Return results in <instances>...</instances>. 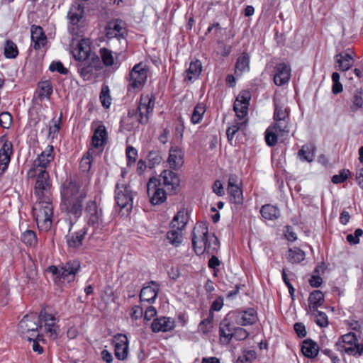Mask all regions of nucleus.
Segmentation results:
<instances>
[{
  "label": "nucleus",
  "mask_w": 363,
  "mask_h": 363,
  "mask_svg": "<svg viewBox=\"0 0 363 363\" xmlns=\"http://www.w3.org/2000/svg\"><path fill=\"white\" fill-rule=\"evenodd\" d=\"M244 126H245V123L238 121H235L230 126H228L226 130V135L228 141L231 142L235 133Z\"/></svg>",
  "instance_id": "49"
},
{
  "label": "nucleus",
  "mask_w": 363,
  "mask_h": 363,
  "mask_svg": "<svg viewBox=\"0 0 363 363\" xmlns=\"http://www.w3.org/2000/svg\"><path fill=\"white\" fill-rule=\"evenodd\" d=\"M175 328V321L170 317L161 316L154 319L151 325V329L154 333H166L172 330Z\"/></svg>",
  "instance_id": "25"
},
{
  "label": "nucleus",
  "mask_w": 363,
  "mask_h": 363,
  "mask_svg": "<svg viewBox=\"0 0 363 363\" xmlns=\"http://www.w3.org/2000/svg\"><path fill=\"white\" fill-rule=\"evenodd\" d=\"M38 92L40 99H50L52 93V83L48 80L40 82L38 86Z\"/></svg>",
  "instance_id": "43"
},
{
  "label": "nucleus",
  "mask_w": 363,
  "mask_h": 363,
  "mask_svg": "<svg viewBox=\"0 0 363 363\" xmlns=\"http://www.w3.org/2000/svg\"><path fill=\"white\" fill-rule=\"evenodd\" d=\"M187 220V215L184 211H179L170 223V228L183 231L186 225Z\"/></svg>",
  "instance_id": "35"
},
{
  "label": "nucleus",
  "mask_w": 363,
  "mask_h": 363,
  "mask_svg": "<svg viewBox=\"0 0 363 363\" xmlns=\"http://www.w3.org/2000/svg\"><path fill=\"white\" fill-rule=\"evenodd\" d=\"M301 351L305 357L314 358L318 354L319 347L314 341L307 339L303 342Z\"/></svg>",
  "instance_id": "34"
},
{
  "label": "nucleus",
  "mask_w": 363,
  "mask_h": 363,
  "mask_svg": "<svg viewBox=\"0 0 363 363\" xmlns=\"http://www.w3.org/2000/svg\"><path fill=\"white\" fill-rule=\"evenodd\" d=\"M21 240L26 245L30 247L35 246L38 242L35 233L31 230H27L23 233Z\"/></svg>",
  "instance_id": "50"
},
{
  "label": "nucleus",
  "mask_w": 363,
  "mask_h": 363,
  "mask_svg": "<svg viewBox=\"0 0 363 363\" xmlns=\"http://www.w3.org/2000/svg\"><path fill=\"white\" fill-rule=\"evenodd\" d=\"M182 156L181 155V152L176 149L172 147L169 150V157H168V163L169 167L172 169H178L182 164Z\"/></svg>",
  "instance_id": "38"
},
{
  "label": "nucleus",
  "mask_w": 363,
  "mask_h": 363,
  "mask_svg": "<svg viewBox=\"0 0 363 363\" xmlns=\"http://www.w3.org/2000/svg\"><path fill=\"white\" fill-rule=\"evenodd\" d=\"M36 182L35 184V195L38 199H47L51 198V181L48 172L45 169L36 172Z\"/></svg>",
  "instance_id": "9"
},
{
  "label": "nucleus",
  "mask_w": 363,
  "mask_h": 363,
  "mask_svg": "<svg viewBox=\"0 0 363 363\" xmlns=\"http://www.w3.org/2000/svg\"><path fill=\"white\" fill-rule=\"evenodd\" d=\"M147 193L152 205H159L167 199L168 192L160 184L157 178H151L147 184Z\"/></svg>",
  "instance_id": "11"
},
{
  "label": "nucleus",
  "mask_w": 363,
  "mask_h": 363,
  "mask_svg": "<svg viewBox=\"0 0 363 363\" xmlns=\"http://www.w3.org/2000/svg\"><path fill=\"white\" fill-rule=\"evenodd\" d=\"M201 72V62L198 59H194L190 62L189 68L184 72V79L192 82L199 77Z\"/></svg>",
  "instance_id": "31"
},
{
  "label": "nucleus",
  "mask_w": 363,
  "mask_h": 363,
  "mask_svg": "<svg viewBox=\"0 0 363 363\" xmlns=\"http://www.w3.org/2000/svg\"><path fill=\"white\" fill-rule=\"evenodd\" d=\"M101 102L104 107L108 108L111 105V96L108 86H103L99 96Z\"/></svg>",
  "instance_id": "56"
},
{
  "label": "nucleus",
  "mask_w": 363,
  "mask_h": 363,
  "mask_svg": "<svg viewBox=\"0 0 363 363\" xmlns=\"http://www.w3.org/2000/svg\"><path fill=\"white\" fill-rule=\"evenodd\" d=\"M316 318L315 323L320 327H325L328 324V317L326 314L322 311H320L317 309V311L315 313H312Z\"/></svg>",
  "instance_id": "59"
},
{
  "label": "nucleus",
  "mask_w": 363,
  "mask_h": 363,
  "mask_svg": "<svg viewBox=\"0 0 363 363\" xmlns=\"http://www.w3.org/2000/svg\"><path fill=\"white\" fill-rule=\"evenodd\" d=\"M342 350L350 355H360L363 352V345L357 343L356 335L352 332L342 335Z\"/></svg>",
  "instance_id": "14"
},
{
  "label": "nucleus",
  "mask_w": 363,
  "mask_h": 363,
  "mask_svg": "<svg viewBox=\"0 0 363 363\" xmlns=\"http://www.w3.org/2000/svg\"><path fill=\"white\" fill-rule=\"evenodd\" d=\"M86 197L84 190L74 180H66L61 188V208L71 219L77 220L82 215L84 200Z\"/></svg>",
  "instance_id": "1"
},
{
  "label": "nucleus",
  "mask_w": 363,
  "mask_h": 363,
  "mask_svg": "<svg viewBox=\"0 0 363 363\" xmlns=\"http://www.w3.org/2000/svg\"><path fill=\"white\" fill-rule=\"evenodd\" d=\"M155 98L153 94H141L139 104L135 109H130L133 111L135 121L142 125H146L149 121V114L153 111Z\"/></svg>",
  "instance_id": "7"
},
{
  "label": "nucleus",
  "mask_w": 363,
  "mask_h": 363,
  "mask_svg": "<svg viewBox=\"0 0 363 363\" xmlns=\"http://www.w3.org/2000/svg\"><path fill=\"white\" fill-rule=\"evenodd\" d=\"M115 200L120 208L122 216H128L133 208V193L128 184L117 182L115 189Z\"/></svg>",
  "instance_id": "6"
},
{
  "label": "nucleus",
  "mask_w": 363,
  "mask_h": 363,
  "mask_svg": "<svg viewBox=\"0 0 363 363\" xmlns=\"http://www.w3.org/2000/svg\"><path fill=\"white\" fill-rule=\"evenodd\" d=\"M274 123L265 132L266 143L273 147L277 143L278 137H282L289 133V109L274 99Z\"/></svg>",
  "instance_id": "2"
},
{
  "label": "nucleus",
  "mask_w": 363,
  "mask_h": 363,
  "mask_svg": "<svg viewBox=\"0 0 363 363\" xmlns=\"http://www.w3.org/2000/svg\"><path fill=\"white\" fill-rule=\"evenodd\" d=\"M95 68L91 65L85 62H79L77 65V70L80 76L84 80H90L94 77V69Z\"/></svg>",
  "instance_id": "39"
},
{
  "label": "nucleus",
  "mask_w": 363,
  "mask_h": 363,
  "mask_svg": "<svg viewBox=\"0 0 363 363\" xmlns=\"http://www.w3.org/2000/svg\"><path fill=\"white\" fill-rule=\"evenodd\" d=\"M33 213L38 229L48 232L51 228L53 216L51 198L38 199V203L33 208Z\"/></svg>",
  "instance_id": "4"
},
{
  "label": "nucleus",
  "mask_w": 363,
  "mask_h": 363,
  "mask_svg": "<svg viewBox=\"0 0 363 363\" xmlns=\"http://www.w3.org/2000/svg\"><path fill=\"white\" fill-rule=\"evenodd\" d=\"M355 54L352 50L347 48L342 51V72H348L354 63Z\"/></svg>",
  "instance_id": "36"
},
{
  "label": "nucleus",
  "mask_w": 363,
  "mask_h": 363,
  "mask_svg": "<svg viewBox=\"0 0 363 363\" xmlns=\"http://www.w3.org/2000/svg\"><path fill=\"white\" fill-rule=\"evenodd\" d=\"M167 239L172 245L177 247L183 240L182 231L170 228L167 233Z\"/></svg>",
  "instance_id": "45"
},
{
  "label": "nucleus",
  "mask_w": 363,
  "mask_h": 363,
  "mask_svg": "<svg viewBox=\"0 0 363 363\" xmlns=\"http://www.w3.org/2000/svg\"><path fill=\"white\" fill-rule=\"evenodd\" d=\"M31 40L33 43V48L40 50L47 43V37L45 35L43 28L40 26L33 25L30 28Z\"/></svg>",
  "instance_id": "29"
},
{
  "label": "nucleus",
  "mask_w": 363,
  "mask_h": 363,
  "mask_svg": "<svg viewBox=\"0 0 363 363\" xmlns=\"http://www.w3.org/2000/svg\"><path fill=\"white\" fill-rule=\"evenodd\" d=\"M206 111V106L203 103L197 104L191 114V122L193 124L201 123Z\"/></svg>",
  "instance_id": "41"
},
{
  "label": "nucleus",
  "mask_w": 363,
  "mask_h": 363,
  "mask_svg": "<svg viewBox=\"0 0 363 363\" xmlns=\"http://www.w3.org/2000/svg\"><path fill=\"white\" fill-rule=\"evenodd\" d=\"M315 147L312 143H307L302 146L298 152V157L302 162H311L315 157Z\"/></svg>",
  "instance_id": "33"
},
{
  "label": "nucleus",
  "mask_w": 363,
  "mask_h": 363,
  "mask_svg": "<svg viewBox=\"0 0 363 363\" xmlns=\"http://www.w3.org/2000/svg\"><path fill=\"white\" fill-rule=\"evenodd\" d=\"M305 259V253L299 248L289 249L288 259L291 263H299Z\"/></svg>",
  "instance_id": "47"
},
{
  "label": "nucleus",
  "mask_w": 363,
  "mask_h": 363,
  "mask_svg": "<svg viewBox=\"0 0 363 363\" xmlns=\"http://www.w3.org/2000/svg\"><path fill=\"white\" fill-rule=\"evenodd\" d=\"M241 182L235 174H231L228 179V192L230 201L235 204H242L243 202L242 190L240 185Z\"/></svg>",
  "instance_id": "18"
},
{
  "label": "nucleus",
  "mask_w": 363,
  "mask_h": 363,
  "mask_svg": "<svg viewBox=\"0 0 363 363\" xmlns=\"http://www.w3.org/2000/svg\"><path fill=\"white\" fill-rule=\"evenodd\" d=\"M4 54L6 58L15 59L18 55L16 44L11 40H6L4 45Z\"/></svg>",
  "instance_id": "44"
},
{
  "label": "nucleus",
  "mask_w": 363,
  "mask_h": 363,
  "mask_svg": "<svg viewBox=\"0 0 363 363\" xmlns=\"http://www.w3.org/2000/svg\"><path fill=\"white\" fill-rule=\"evenodd\" d=\"M91 46L87 40H81L72 51L74 58L79 62H85L89 59Z\"/></svg>",
  "instance_id": "27"
},
{
  "label": "nucleus",
  "mask_w": 363,
  "mask_h": 363,
  "mask_svg": "<svg viewBox=\"0 0 363 363\" xmlns=\"http://www.w3.org/2000/svg\"><path fill=\"white\" fill-rule=\"evenodd\" d=\"M340 74L338 72H333L332 74V80L333 82L332 91L334 94L340 93V82H339Z\"/></svg>",
  "instance_id": "62"
},
{
  "label": "nucleus",
  "mask_w": 363,
  "mask_h": 363,
  "mask_svg": "<svg viewBox=\"0 0 363 363\" xmlns=\"http://www.w3.org/2000/svg\"><path fill=\"white\" fill-rule=\"evenodd\" d=\"M122 21H116L108 23L106 27V35L108 38H123L125 35V28L121 25Z\"/></svg>",
  "instance_id": "30"
},
{
  "label": "nucleus",
  "mask_w": 363,
  "mask_h": 363,
  "mask_svg": "<svg viewBox=\"0 0 363 363\" xmlns=\"http://www.w3.org/2000/svg\"><path fill=\"white\" fill-rule=\"evenodd\" d=\"M233 320L238 325H251L257 320V313L253 308H248L246 311H237L230 313Z\"/></svg>",
  "instance_id": "17"
},
{
  "label": "nucleus",
  "mask_w": 363,
  "mask_h": 363,
  "mask_svg": "<svg viewBox=\"0 0 363 363\" xmlns=\"http://www.w3.org/2000/svg\"><path fill=\"white\" fill-rule=\"evenodd\" d=\"M291 78V67L289 65L281 62L274 67V82L277 86L286 84Z\"/></svg>",
  "instance_id": "24"
},
{
  "label": "nucleus",
  "mask_w": 363,
  "mask_h": 363,
  "mask_svg": "<svg viewBox=\"0 0 363 363\" xmlns=\"http://www.w3.org/2000/svg\"><path fill=\"white\" fill-rule=\"evenodd\" d=\"M235 68L240 72H244L250 69V57L247 53L243 52L242 55L238 58Z\"/></svg>",
  "instance_id": "46"
},
{
  "label": "nucleus",
  "mask_w": 363,
  "mask_h": 363,
  "mask_svg": "<svg viewBox=\"0 0 363 363\" xmlns=\"http://www.w3.org/2000/svg\"><path fill=\"white\" fill-rule=\"evenodd\" d=\"M49 69L51 72H57L62 74H67L69 72V70L64 67L61 62H52L49 67Z\"/></svg>",
  "instance_id": "60"
},
{
  "label": "nucleus",
  "mask_w": 363,
  "mask_h": 363,
  "mask_svg": "<svg viewBox=\"0 0 363 363\" xmlns=\"http://www.w3.org/2000/svg\"><path fill=\"white\" fill-rule=\"evenodd\" d=\"M235 324L236 323L230 313L221 321L219 328L220 340L221 342L225 344L230 343L236 328Z\"/></svg>",
  "instance_id": "19"
},
{
  "label": "nucleus",
  "mask_w": 363,
  "mask_h": 363,
  "mask_svg": "<svg viewBox=\"0 0 363 363\" xmlns=\"http://www.w3.org/2000/svg\"><path fill=\"white\" fill-rule=\"evenodd\" d=\"M126 157H127V164L128 166H130L136 162V159L138 157V150L132 146H128L126 148Z\"/></svg>",
  "instance_id": "57"
},
{
  "label": "nucleus",
  "mask_w": 363,
  "mask_h": 363,
  "mask_svg": "<svg viewBox=\"0 0 363 363\" xmlns=\"http://www.w3.org/2000/svg\"><path fill=\"white\" fill-rule=\"evenodd\" d=\"M150 284L152 286H144L140 291V299L141 302L146 301L152 303L157 296L159 284L155 281H151Z\"/></svg>",
  "instance_id": "28"
},
{
  "label": "nucleus",
  "mask_w": 363,
  "mask_h": 363,
  "mask_svg": "<svg viewBox=\"0 0 363 363\" xmlns=\"http://www.w3.org/2000/svg\"><path fill=\"white\" fill-rule=\"evenodd\" d=\"M149 72L148 67L143 62H139L133 66L130 72L128 90L141 89L146 83Z\"/></svg>",
  "instance_id": "8"
},
{
  "label": "nucleus",
  "mask_w": 363,
  "mask_h": 363,
  "mask_svg": "<svg viewBox=\"0 0 363 363\" xmlns=\"http://www.w3.org/2000/svg\"><path fill=\"white\" fill-rule=\"evenodd\" d=\"M248 106L242 102H235L233 109L236 116L240 119H242L247 113Z\"/></svg>",
  "instance_id": "55"
},
{
  "label": "nucleus",
  "mask_w": 363,
  "mask_h": 363,
  "mask_svg": "<svg viewBox=\"0 0 363 363\" xmlns=\"http://www.w3.org/2000/svg\"><path fill=\"white\" fill-rule=\"evenodd\" d=\"M86 62L91 65L96 70L100 68V58L95 53L90 52L89 59L86 60Z\"/></svg>",
  "instance_id": "64"
},
{
  "label": "nucleus",
  "mask_w": 363,
  "mask_h": 363,
  "mask_svg": "<svg viewBox=\"0 0 363 363\" xmlns=\"http://www.w3.org/2000/svg\"><path fill=\"white\" fill-rule=\"evenodd\" d=\"M41 328L42 324L40 323L39 315L31 313L23 316L18 323V330L24 338L30 342L34 337H39V334L37 333Z\"/></svg>",
  "instance_id": "5"
},
{
  "label": "nucleus",
  "mask_w": 363,
  "mask_h": 363,
  "mask_svg": "<svg viewBox=\"0 0 363 363\" xmlns=\"http://www.w3.org/2000/svg\"><path fill=\"white\" fill-rule=\"evenodd\" d=\"M40 323L44 322L46 333L54 339L58 336L59 326L56 325L57 319L54 315L49 314L45 309H42L39 313Z\"/></svg>",
  "instance_id": "21"
},
{
  "label": "nucleus",
  "mask_w": 363,
  "mask_h": 363,
  "mask_svg": "<svg viewBox=\"0 0 363 363\" xmlns=\"http://www.w3.org/2000/svg\"><path fill=\"white\" fill-rule=\"evenodd\" d=\"M260 213L264 219L273 220L279 217L280 211L275 206L266 204L262 206Z\"/></svg>",
  "instance_id": "37"
},
{
  "label": "nucleus",
  "mask_w": 363,
  "mask_h": 363,
  "mask_svg": "<svg viewBox=\"0 0 363 363\" xmlns=\"http://www.w3.org/2000/svg\"><path fill=\"white\" fill-rule=\"evenodd\" d=\"M113 344L115 347L114 354L118 360H125L128 354V340L125 335L117 334L114 336Z\"/></svg>",
  "instance_id": "20"
},
{
  "label": "nucleus",
  "mask_w": 363,
  "mask_h": 363,
  "mask_svg": "<svg viewBox=\"0 0 363 363\" xmlns=\"http://www.w3.org/2000/svg\"><path fill=\"white\" fill-rule=\"evenodd\" d=\"M84 6L83 4L74 2L69 7L67 18L68 20V30L72 35H77L79 23L84 16Z\"/></svg>",
  "instance_id": "10"
},
{
  "label": "nucleus",
  "mask_w": 363,
  "mask_h": 363,
  "mask_svg": "<svg viewBox=\"0 0 363 363\" xmlns=\"http://www.w3.org/2000/svg\"><path fill=\"white\" fill-rule=\"evenodd\" d=\"M74 225L72 220L69 221V234L66 236L67 244L69 247L78 249L83 245V240L87 233V228L84 227L77 232L71 233V229Z\"/></svg>",
  "instance_id": "22"
},
{
  "label": "nucleus",
  "mask_w": 363,
  "mask_h": 363,
  "mask_svg": "<svg viewBox=\"0 0 363 363\" xmlns=\"http://www.w3.org/2000/svg\"><path fill=\"white\" fill-rule=\"evenodd\" d=\"M12 116L9 112H2L0 113V125L3 128H9L12 123Z\"/></svg>",
  "instance_id": "58"
},
{
  "label": "nucleus",
  "mask_w": 363,
  "mask_h": 363,
  "mask_svg": "<svg viewBox=\"0 0 363 363\" xmlns=\"http://www.w3.org/2000/svg\"><path fill=\"white\" fill-rule=\"evenodd\" d=\"M53 160V147L52 145H48V147L34 160L33 167L28 172L29 177H35L36 172H39L40 169L45 170L48 165Z\"/></svg>",
  "instance_id": "13"
},
{
  "label": "nucleus",
  "mask_w": 363,
  "mask_h": 363,
  "mask_svg": "<svg viewBox=\"0 0 363 363\" xmlns=\"http://www.w3.org/2000/svg\"><path fill=\"white\" fill-rule=\"evenodd\" d=\"M61 266L60 278L64 281L68 282L74 280L77 273L80 269V262L77 259H72L67 261L66 263L62 264Z\"/></svg>",
  "instance_id": "23"
},
{
  "label": "nucleus",
  "mask_w": 363,
  "mask_h": 363,
  "mask_svg": "<svg viewBox=\"0 0 363 363\" xmlns=\"http://www.w3.org/2000/svg\"><path fill=\"white\" fill-rule=\"evenodd\" d=\"M13 155V144L6 135L0 137V171L4 172L10 163Z\"/></svg>",
  "instance_id": "15"
},
{
  "label": "nucleus",
  "mask_w": 363,
  "mask_h": 363,
  "mask_svg": "<svg viewBox=\"0 0 363 363\" xmlns=\"http://www.w3.org/2000/svg\"><path fill=\"white\" fill-rule=\"evenodd\" d=\"M134 115L135 113L129 110L128 115L121 120V128L127 131H131L135 128L138 122L135 121Z\"/></svg>",
  "instance_id": "42"
},
{
  "label": "nucleus",
  "mask_w": 363,
  "mask_h": 363,
  "mask_svg": "<svg viewBox=\"0 0 363 363\" xmlns=\"http://www.w3.org/2000/svg\"><path fill=\"white\" fill-rule=\"evenodd\" d=\"M101 60L105 66H112L115 65L113 52L108 48H103L99 51Z\"/></svg>",
  "instance_id": "48"
},
{
  "label": "nucleus",
  "mask_w": 363,
  "mask_h": 363,
  "mask_svg": "<svg viewBox=\"0 0 363 363\" xmlns=\"http://www.w3.org/2000/svg\"><path fill=\"white\" fill-rule=\"evenodd\" d=\"M249 335L248 332L240 327H236L234 333L233 334V338H234L235 340H245Z\"/></svg>",
  "instance_id": "61"
},
{
  "label": "nucleus",
  "mask_w": 363,
  "mask_h": 363,
  "mask_svg": "<svg viewBox=\"0 0 363 363\" xmlns=\"http://www.w3.org/2000/svg\"><path fill=\"white\" fill-rule=\"evenodd\" d=\"M213 313H210L208 317L203 320L199 325V330L203 334L208 333L213 328Z\"/></svg>",
  "instance_id": "54"
},
{
  "label": "nucleus",
  "mask_w": 363,
  "mask_h": 363,
  "mask_svg": "<svg viewBox=\"0 0 363 363\" xmlns=\"http://www.w3.org/2000/svg\"><path fill=\"white\" fill-rule=\"evenodd\" d=\"M157 179L169 194H176L179 191L180 179L178 174L173 171H162Z\"/></svg>",
  "instance_id": "12"
},
{
  "label": "nucleus",
  "mask_w": 363,
  "mask_h": 363,
  "mask_svg": "<svg viewBox=\"0 0 363 363\" xmlns=\"http://www.w3.org/2000/svg\"><path fill=\"white\" fill-rule=\"evenodd\" d=\"M345 77L352 84H357L363 82V67L354 68L344 74Z\"/></svg>",
  "instance_id": "40"
},
{
  "label": "nucleus",
  "mask_w": 363,
  "mask_h": 363,
  "mask_svg": "<svg viewBox=\"0 0 363 363\" xmlns=\"http://www.w3.org/2000/svg\"><path fill=\"white\" fill-rule=\"evenodd\" d=\"M363 107V92L362 91H357L354 95L353 108H359Z\"/></svg>",
  "instance_id": "63"
},
{
  "label": "nucleus",
  "mask_w": 363,
  "mask_h": 363,
  "mask_svg": "<svg viewBox=\"0 0 363 363\" xmlns=\"http://www.w3.org/2000/svg\"><path fill=\"white\" fill-rule=\"evenodd\" d=\"M85 213L88 225L100 226L103 223V211L99 208L95 201L90 200L86 203Z\"/></svg>",
  "instance_id": "16"
},
{
  "label": "nucleus",
  "mask_w": 363,
  "mask_h": 363,
  "mask_svg": "<svg viewBox=\"0 0 363 363\" xmlns=\"http://www.w3.org/2000/svg\"><path fill=\"white\" fill-rule=\"evenodd\" d=\"M96 125L91 138V143L94 147L99 148L105 146L107 143L108 133L105 125L101 122H98Z\"/></svg>",
  "instance_id": "26"
},
{
  "label": "nucleus",
  "mask_w": 363,
  "mask_h": 363,
  "mask_svg": "<svg viewBox=\"0 0 363 363\" xmlns=\"http://www.w3.org/2000/svg\"><path fill=\"white\" fill-rule=\"evenodd\" d=\"M324 294L320 290L312 291L308 297L309 310L311 313H315L318 307L324 303Z\"/></svg>",
  "instance_id": "32"
},
{
  "label": "nucleus",
  "mask_w": 363,
  "mask_h": 363,
  "mask_svg": "<svg viewBox=\"0 0 363 363\" xmlns=\"http://www.w3.org/2000/svg\"><path fill=\"white\" fill-rule=\"evenodd\" d=\"M192 246L196 255L205 252L213 255L218 250L220 242L214 234L208 235L207 223L201 222L197 223L192 231Z\"/></svg>",
  "instance_id": "3"
},
{
  "label": "nucleus",
  "mask_w": 363,
  "mask_h": 363,
  "mask_svg": "<svg viewBox=\"0 0 363 363\" xmlns=\"http://www.w3.org/2000/svg\"><path fill=\"white\" fill-rule=\"evenodd\" d=\"M147 158L150 168L155 167V165L159 164L162 160L161 153L158 150L150 151Z\"/></svg>",
  "instance_id": "52"
},
{
  "label": "nucleus",
  "mask_w": 363,
  "mask_h": 363,
  "mask_svg": "<svg viewBox=\"0 0 363 363\" xmlns=\"http://www.w3.org/2000/svg\"><path fill=\"white\" fill-rule=\"evenodd\" d=\"M92 156L89 151L86 152L85 155L81 159L79 163V168L82 172H89L91 169Z\"/></svg>",
  "instance_id": "53"
},
{
  "label": "nucleus",
  "mask_w": 363,
  "mask_h": 363,
  "mask_svg": "<svg viewBox=\"0 0 363 363\" xmlns=\"http://www.w3.org/2000/svg\"><path fill=\"white\" fill-rule=\"evenodd\" d=\"M256 352L255 350H244L235 363H252L256 359Z\"/></svg>",
  "instance_id": "51"
}]
</instances>
